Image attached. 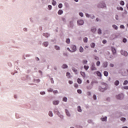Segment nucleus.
<instances>
[{
    "label": "nucleus",
    "mask_w": 128,
    "mask_h": 128,
    "mask_svg": "<svg viewBox=\"0 0 128 128\" xmlns=\"http://www.w3.org/2000/svg\"><path fill=\"white\" fill-rule=\"evenodd\" d=\"M48 8L49 10H52V6L49 5V6H48Z\"/></svg>",
    "instance_id": "nucleus-56"
},
{
    "label": "nucleus",
    "mask_w": 128,
    "mask_h": 128,
    "mask_svg": "<svg viewBox=\"0 0 128 128\" xmlns=\"http://www.w3.org/2000/svg\"><path fill=\"white\" fill-rule=\"evenodd\" d=\"M53 92L54 94H58V90H54L53 91Z\"/></svg>",
    "instance_id": "nucleus-48"
},
{
    "label": "nucleus",
    "mask_w": 128,
    "mask_h": 128,
    "mask_svg": "<svg viewBox=\"0 0 128 128\" xmlns=\"http://www.w3.org/2000/svg\"><path fill=\"white\" fill-rule=\"evenodd\" d=\"M87 94L88 96H90V92H88Z\"/></svg>",
    "instance_id": "nucleus-60"
},
{
    "label": "nucleus",
    "mask_w": 128,
    "mask_h": 128,
    "mask_svg": "<svg viewBox=\"0 0 128 128\" xmlns=\"http://www.w3.org/2000/svg\"><path fill=\"white\" fill-rule=\"evenodd\" d=\"M120 4H121V6H124V2L122 0L120 1Z\"/></svg>",
    "instance_id": "nucleus-35"
},
{
    "label": "nucleus",
    "mask_w": 128,
    "mask_h": 128,
    "mask_svg": "<svg viewBox=\"0 0 128 128\" xmlns=\"http://www.w3.org/2000/svg\"><path fill=\"white\" fill-rule=\"evenodd\" d=\"M118 100H122L124 98V94H121L116 96Z\"/></svg>",
    "instance_id": "nucleus-2"
},
{
    "label": "nucleus",
    "mask_w": 128,
    "mask_h": 128,
    "mask_svg": "<svg viewBox=\"0 0 128 128\" xmlns=\"http://www.w3.org/2000/svg\"><path fill=\"white\" fill-rule=\"evenodd\" d=\"M68 82H69L70 84H72V81L70 80Z\"/></svg>",
    "instance_id": "nucleus-59"
},
{
    "label": "nucleus",
    "mask_w": 128,
    "mask_h": 128,
    "mask_svg": "<svg viewBox=\"0 0 128 128\" xmlns=\"http://www.w3.org/2000/svg\"><path fill=\"white\" fill-rule=\"evenodd\" d=\"M44 36H46V38H48L50 36V34L46 33L44 34Z\"/></svg>",
    "instance_id": "nucleus-28"
},
{
    "label": "nucleus",
    "mask_w": 128,
    "mask_h": 128,
    "mask_svg": "<svg viewBox=\"0 0 128 128\" xmlns=\"http://www.w3.org/2000/svg\"><path fill=\"white\" fill-rule=\"evenodd\" d=\"M55 48L56 50H60V46H55Z\"/></svg>",
    "instance_id": "nucleus-38"
},
{
    "label": "nucleus",
    "mask_w": 128,
    "mask_h": 128,
    "mask_svg": "<svg viewBox=\"0 0 128 128\" xmlns=\"http://www.w3.org/2000/svg\"><path fill=\"white\" fill-rule=\"evenodd\" d=\"M77 92H78V94H82V90H78Z\"/></svg>",
    "instance_id": "nucleus-45"
},
{
    "label": "nucleus",
    "mask_w": 128,
    "mask_h": 128,
    "mask_svg": "<svg viewBox=\"0 0 128 128\" xmlns=\"http://www.w3.org/2000/svg\"><path fill=\"white\" fill-rule=\"evenodd\" d=\"M98 33L99 34H102V30L99 28L98 30Z\"/></svg>",
    "instance_id": "nucleus-34"
},
{
    "label": "nucleus",
    "mask_w": 128,
    "mask_h": 128,
    "mask_svg": "<svg viewBox=\"0 0 128 128\" xmlns=\"http://www.w3.org/2000/svg\"><path fill=\"white\" fill-rule=\"evenodd\" d=\"M96 74L98 76L102 77V73H100V72L98 71L96 72Z\"/></svg>",
    "instance_id": "nucleus-9"
},
{
    "label": "nucleus",
    "mask_w": 128,
    "mask_h": 128,
    "mask_svg": "<svg viewBox=\"0 0 128 128\" xmlns=\"http://www.w3.org/2000/svg\"><path fill=\"white\" fill-rule=\"evenodd\" d=\"M77 82L78 84H82V80L80 78L78 79Z\"/></svg>",
    "instance_id": "nucleus-29"
},
{
    "label": "nucleus",
    "mask_w": 128,
    "mask_h": 128,
    "mask_svg": "<svg viewBox=\"0 0 128 128\" xmlns=\"http://www.w3.org/2000/svg\"><path fill=\"white\" fill-rule=\"evenodd\" d=\"M121 120L122 121V122H125V120H126V118H121Z\"/></svg>",
    "instance_id": "nucleus-46"
},
{
    "label": "nucleus",
    "mask_w": 128,
    "mask_h": 128,
    "mask_svg": "<svg viewBox=\"0 0 128 128\" xmlns=\"http://www.w3.org/2000/svg\"><path fill=\"white\" fill-rule=\"evenodd\" d=\"M70 39L67 38L66 40V44H70Z\"/></svg>",
    "instance_id": "nucleus-41"
},
{
    "label": "nucleus",
    "mask_w": 128,
    "mask_h": 128,
    "mask_svg": "<svg viewBox=\"0 0 128 128\" xmlns=\"http://www.w3.org/2000/svg\"><path fill=\"white\" fill-rule=\"evenodd\" d=\"M58 6L59 8H62V4H59Z\"/></svg>",
    "instance_id": "nucleus-43"
},
{
    "label": "nucleus",
    "mask_w": 128,
    "mask_h": 128,
    "mask_svg": "<svg viewBox=\"0 0 128 128\" xmlns=\"http://www.w3.org/2000/svg\"><path fill=\"white\" fill-rule=\"evenodd\" d=\"M71 50L70 48H68L67 50L70 52H74L76 51V46L74 45H72L70 47Z\"/></svg>",
    "instance_id": "nucleus-1"
},
{
    "label": "nucleus",
    "mask_w": 128,
    "mask_h": 128,
    "mask_svg": "<svg viewBox=\"0 0 128 128\" xmlns=\"http://www.w3.org/2000/svg\"><path fill=\"white\" fill-rule=\"evenodd\" d=\"M80 74L83 78H86V73L84 72H80Z\"/></svg>",
    "instance_id": "nucleus-14"
},
{
    "label": "nucleus",
    "mask_w": 128,
    "mask_h": 128,
    "mask_svg": "<svg viewBox=\"0 0 128 128\" xmlns=\"http://www.w3.org/2000/svg\"><path fill=\"white\" fill-rule=\"evenodd\" d=\"M66 76L68 78H70V73L67 72L66 74Z\"/></svg>",
    "instance_id": "nucleus-10"
},
{
    "label": "nucleus",
    "mask_w": 128,
    "mask_h": 128,
    "mask_svg": "<svg viewBox=\"0 0 128 128\" xmlns=\"http://www.w3.org/2000/svg\"><path fill=\"white\" fill-rule=\"evenodd\" d=\"M84 42H88V38H84Z\"/></svg>",
    "instance_id": "nucleus-37"
},
{
    "label": "nucleus",
    "mask_w": 128,
    "mask_h": 128,
    "mask_svg": "<svg viewBox=\"0 0 128 128\" xmlns=\"http://www.w3.org/2000/svg\"><path fill=\"white\" fill-rule=\"evenodd\" d=\"M62 10H60L58 11V14H62Z\"/></svg>",
    "instance_id": "nucleus-23"
},
{
    "label": "nucleus",
    "mask_w": 128,
    "mask_h": 128,
    "mask_svg": "<svg viewBox=\"0 0 128 128\" xmlns=\"http://www.w3.org/2000/svg\"><path fill=\"white\" fill-rule=\"evenodd\" d=\"M96 66H100V62L98 61V62H96Z\"/></svg>",
    "instance_id": "nucleus-21"
},
{
    "label": "nucleus",
    "mask_w": 128,
    "mask_h": 128,
    "mask_svg": "<svg viewBox=\"0 0 128 128\" xmlns=\"http://www.w3.org/2000/svg\"><path fill=\"white\" fill-rule=\"evenodd\" d=\"M96 22H98V18H96Z\"/></svg>",
    "instance_id": "nucleus-64"
},
{
    "label": "nucleus",
    "mask_w": 128,
    "mask_h": 128,
    "mask_svg": "<svg viewBox=\"0 0 128 128\" xmlns=\"http://www.w3.org/2000/svg\"><path fill=\"white\" fill-rule=\"evenodd\" d=\"M91 70H96V67L94 64H92L91 66Z\"/></svg>",
    "instance_id": "nucleus-3"
},
{
    "label": "nucleus",
    "mask_w": 128,
    "mask_h": 128,
    "mask_svg": "<svg viewBox=\"0 0 128 128\" xmlns=\"http://www.w3.org/2000/svg\"><path fill=\"white\" fill-rule=\"evenodd\" d=\"M124 90H128V86H125L124 87Z\"/></svg>",
    "instance_id": "nucleus-51"
},
{
    "label": "nucleus",
    "mask_w": 128,
    "mask_h": 128,
    "mask_svg": "<svg viewBox=\"0 0 128 128\" xmlns=\"http://www.w3.org/2000/svg\"><path fill=\"white\" fill-rule=\"evenodd\" d=\"M91 30L92 32H96V28H93Z\"/></svg>",
    "instance_id": "nucleus-33"
},
{
    "label": "nucleus",
    "mask_w": 128,
    "mask_h": 128,
    "mask_svg": "<svg viewBox=\"0 0 128 128\" xmlns=\"http://www.w3.org/2000/svg\"><path fill=\"white\" fill-rule=\"evenodd\" d=\"M52 4L53 6H56V2L54 0H53L52 2Z\"/></svg>",
    "instance_id": "nucleus-32"
},
{
    "label": "nucleus",
    "mask_w": 128,
    "mask_h": 128,
    "mask_svg": "<svg viewBox=\"0 0 128 128\" xmlns=\"http://www.w3.org/2000/svg\"><path fill=\"white\" fill-rule=\"evenodd\" d=\"M74 88H78V85L76 84H74Z\"/></svg>",
    "instance_id": "nucleus-44"
},
{
    "label": "nucleus",
    "mask_w": 128,
    "mask_h": 128,
    "mask_svg": "<svg viewBox=\"0 0 128 128\" xmlns=\"http://www.w3.org/2000/svg\"><path fill=\"white\" fill-rule=\"evenodd\" d=\"M83 64H88V60H83Z\"/></svg>",
    "instance_id": "nucleus-42"
},
{
    "label": "nucleus",
    "mask_w": 128,
    "mask_h": 128,
    "mask_svg": "<svg viewBox=\"0 0 128 128\" xmlns=\"http://www.w3.org/2000/svg\"><path fill=\"white\" fill-rule=\"evenodd\" d=\"M110 68H114V64H110Z\"/></svg>",
    "instance_id": "nucleus-57"
},
{
    "label": "nucleus",
    "mask_w": 128,
    "mask_h": 128,
    "mask_svg": "<svg viewBox=\"0 0 128 128\" xmlns=\"http://www.w3.org/2000/svg\"><path fill=\"white\" fill-rule=\"evenodd\" d=\"M88 66H84V70H88Z\"/></svg>",
    "instance_id": "nucleus-31"
},
{
    "label": "nucleus",
    "mask_w": 128,
    "mask_h": 128,
    "mask_svg": "<svg viewBox=\"0 0 128 128\" xmlns=\"http://www.w3.org/2000/svg\"><path fill=\"white\" fill-rule=\"evenodd\" d=\"M112 28L114 30H118V26H116V24L112 25Z\"/></svg>",
    "instance_id": "nucleus-25"
},
{
    "label": "nucleus",
    "mask_w": 128,
    "mask_h": 128,
    "mask_svg": "<svg viewBox=\"0 0 128 128\" xmlns=\"http://www.w3.org/2000/svg\"><path fill=\"white\" fill-rule=\"evenodd\" d=\"M40 94H46V92H40Z\"/></svg>",
    "instance_id": "nucleus-54"
},
{
    "label": "nucleus",
    "mask_w": 128,
    "mask_h": 128,
    "mask_svg": "<svg viewBox=\"0 0 128 128\" xmlns=\"http://www.w3.org/2000/svg\"><path fill=\"white\" fill-rule=\"evenodd\" d=\"M48 116H52V112H49Z\"/></svg>",
    "instance_id": "nucleus-40"
},
{
    "label": "nucleus",
    "mask_w": 128,
    "mask_h": 128,
    "mask_svg": "<svg viewBox=\"0 0 128 128\" xmlns=\"http://www.w3.org/2000/svg\"><path fill=\"white\" fill-rule=\"evenodd\" d=\"M63 102H68V98L66 97H64L62 100Z\"/></svg>",
    "instance_id": "nucleus-24"
},
{
    "label": "nucleus",
    "mask_w": 128,
    "mask_h": 128,
    "mask_svg": "<svg viewBox=\"0 0 128 128\" xmlns=\"http://www.w3.org/2000/svg\"><path fill=\"white\" fill-rule=\"evenodd\" d=\"M112 51L113 52L114 54L116 52V48H112Z\"/></svg>",
    "instance_id": "nucleus-8"
},
{
    "label": "nucleus",
    "mask_w": 128,
    "mask_h": 128,
    "mask_svg": "<svg viewBox=\"0 0 128 128\" xmlns=\"http://www.w3.org/2000/svg\"><path fill=\"white\" fill-rule=\"evenodd\" d=\"M96 46V44L94 43H92L90 44V47L94 48Z\"/></svg>",
    "instance_id": "nucleus-18"
},
{
    "label": "nucleus",
    "mask_w": 128,
    "mask_h": 128,
    "mask_svg": "<svg viewBox=\"0 0 128 128\" xmlns=\"http://www.w3.org/2000/svg\"><path fill=\"white\" fill-rule=\"evenodd\" d=\"M62 68H68V65H66V64H64L62 66Z\"/></svg>",
    "instance_id": "nucleus-20"
},
{
    "label": "nucleus",
    "mask_w": 128,
    "mask_h": 128,
    "mask_svg": "<svg viewBox=\"0 0 128 128\" xmlns=\"http://www.w3.org/2000/svg\"><path fill=\"white\" fill-rule=\"evenodd\" d=\"M123 42H126V39L124 38L123 39Z\"/></svg>",
    "instance_id": "nucleus-52"
},
{
    "label": "nucleus",
    "mask_w": 128,
    "mask_h": 128,
    "mask_svg": "<svg viewBox=\"0 0 128 128\" xmlns=\"http://www.w3.org/2000/svg\"><path fill=\"white\" fill-rule=\"evenodd\" d=\"M122 76H128V70L124 71V73H122Z\"/></svg>",
    "instance_id": "nucleus-7"
},
{
    "label": "nucleus",
    "mask_w": 128,
    "mask_h": 128,
    "mask_svg": "<svg viewBox=\"0 0 128 128\" xmlns=\"http://www.w3.org/2000/svg\"><path fill=\"white\" fill-rule=\"evenodd\" d=\"M94 100H96V95H94Z\"/></svg>",
    "instance_id": "nucleus-53"
},
{
    "label": "nucleus",
    "mask_w": 128,
    "mask_h": 128,
    "mask_svg": "<svg viewBox=\"0 0 128 128\" xmlns=\"http://www.w3.org/2000/svg\"><path fill=\"white\" fill-rule=\"evenodd\" d=\"M115 86H118L120 84V82L118 80H116L114 82Z\"/></svg>",
    "instance_id": "nucleus-22"
},
{
    "label": "nucleus",
    "mask_w": 128,
    "mask_h": 128,
    "mask_svg": "<svg viewBox=\"0 0 128 128\" xmlns=\"http://www.w3.org/2000/svg\"><path fill=\"white\" fill-rule=\"evenodd\" d=\"M118 10H124V8L122 7L117 8Z\"/></svg>",
    "instance_id": "nucleus-36"
},
{
    "label": "nucleus",
    "mask_w": 128,
    "mask_h": 128,
    "mask_svg": "<svg viewBox=\"0 0 128 128\" xmlns=\"http://www.w3.org/2000/svg\"><path fill=\"white\" fill-rule=\"evenodd\" d=\"M78 24L79 26H82L84 24V21L82 20H79L78 21Z\"/></svg>",
    "instance_id": "nucleus-4"
},
{
    "label": "nucleus",
    "mask_w": 128,
    "mask_h": 128,
    "mask_svg": "<svg viewBox=\"0 0 128 128\" xmlns=\"http://www.w3.org/2000/svg\"><path fill=\"white\" fill-rule=\"evenodd\" d=\"M44 46H48V42H44V44H43Z\"/></svg>",
    "instance_id": "nucleus-26"
},
{
    "label": "nucleus",
    "mask_w": 128,
    "mask_h": 128,
    "mask_svg": "<svg viewBox=\"0 0 128 128\" xmlns=\"http://www.w3.org/2000/svg\"><path fill=\"white\" fill-rule=\"evenodd\" d=\"M104 74L105 76H108V72L106 71H104Z\"/></svg>",
    "instance_id": "nucleus-15"
},
{
    "label": "nucleus",
    "mask_w": 128,
    "mask_h": 128,
    "mask_svg": "<svg viewBox=\"0 0 128 128\" xmlns=\"http://www.w3.org/2000/svg\"><path fill=\"white\" fill-rule=\"evenodd\" d=\"M99 90H100V92H104L106 90V88H100Z\"/></svg>",
    "instance_id": "nucleus-19"
},
{
    "label": "nucleus",
    "mask_w": 128,
    "mask_h": 128,
    "mask_svg": "<svg viewBox=\"0 0 128 128\" xmlns=\"http://www.w3.org/2000/svg\"><path fill=\"white\" fill-rule=\"evenodd\" d=\"M72 70L74 72H76V74H78V73H76L78 72V70H76V69L74 68H72Z\"/></svg>",
    "instance_id": "nucleus-39"
},
{
    "label": "nucleus",
    "mask_w": 128,
    "mask_h": 128,
    "mask_svg": "<svg viewBox=\"0 0 128 128\" xmlns=\"http://www.w3.org/2000/svg\"><path fill=\"white\" fill-rule=\"evenodd\" d=\"M79 15L80 16H82V17L84 16V14H82V12H80L79 14Z\"/></svg>",
    "instance_id": "nucleus-47"
},
{
    "label": "nucleus",
    "mask_w": 128,
    "mask_h": 128,
    "mask_svg": "<svg viewBox=\"0 0 128 128\" xmlns=\"http://www.w3.org/2000/svg\"><path fill=\"white\" fill-rule=\"evenodd\" d=\"M102 44H106V40H104L103 41H102Z\"/></svg>",
    "instance_id": "nucleus-55"
},
{
    "label": "nucleus",
    "mask_w": 128,
    "mask_h": 128,
    "mask_svg": "<svg viewBox=\"0 0 128 128\" xmlns=\"http://www.w3.org/2000/svg\"><path fill=\"white\" fill-rule=\"evenodd\" d=\"M78 112H82V108H80V106H78Z\"/></svg>",
    "instance_id": "nucleus-27"
},
{
    "label": "nucleus",
    "mask_w": 128,
    "mask_h": 128,
    "mask_svg": "<svg viewBox=\"0 0 128 128\" xmlns=\"http://www.w3.org/2000/svg\"><path fill=\"white\" fill-rule=\"evenodd\" d=\"M79 52H84V48L82 46H80V48H79Z\"/></svg>",
    "instance_id": "nucleus-12"
},
{
    "label": "nucleus",
    "mask_w": 128,
    "mask_h": 128,
    "mask_svg": "<svg viewBox=\"0 0 128 128\" xmlns=\"http://www.w3.org/2000/svg\"><path fill=\"white\" fill-rule=\"evenodd\" d=\"M103 66L104 68H106V66H108V62H104L103 64Z\"/></svg>",
    "instance_id": "nucleus-16"
},
{
    "label": "nucleus",
    "mask_w": 128,
    "mask_h": 128,
    "mask_svg": "<svg viewBox=\"0 0 128 128\" xmlns=\"http://www.w3.org/2000/svg\"><path fill=\"white\" fill-rule=\"evenodd\" d=\"M128 84V81L126 80L124 81L123 84L124 86H126V84Z\"/></svg>",
    "instance_id": "nucleus-30"
},
{
    "label": "nucleus",
    "mask_w": 128,
    "mask_h": 128,
    "mask_svg": "<svg viewBox=\"0 0 128 128\" xmlns=\"http://www.w3.org/2000/svg\"><path fill=\"white\" fill-rule=\"evenodd\" d=\"M48 92H52V89L50 88L49 90H48Z\"/></svg>",
    "instance_id": "nucleus-49"
},
{
    "label": "nucleus",
    "mask_w": 128,
    "mask_h": 128,
    "mask_svg": "<svg viewBox=\"0 0 128 128\" xmlns=\"http://www.w3.org/2000/svg\"><path fill=\"white\" fill-rule=\"evenodd\" d=\"M66 112L68 116H70V112H68V110H66Z\"/></svg>",
    "instance_id": "nucleus-17"
},
{
    "label": "nucleus",
    "mask_w": 128,
    "mask_h": 128,
    "mask_svg": "<svg viewBox=\"0 0 128 128\" xmlns=\"http://www.w3.org/2000/svg\"><path fill=\"white\" fill-rule=\"evenodd\" d=\"M100 8H106V4H100Z\"/></svg>",
    "instance_id": "nucleus-13"
},
{
    "label": "nucleus",
    "mask_w": 128,
    "mask_h": 128,
    "mask_svg": "<svg viewBox=\"0 0 128 128\" xmlns=\"http://www.w3.org/2000/svg\"><path fill=\"white\" fill-rule=\"evenodd\" d=\"M121 54L125 56H128V52L126 51H122Z\"/></svg>",
    "instance_id": "nucleus-5"
},
{
    "label": "nucleus",
    "mask_w": 128,
    "mask_h": 128,
    "mask_svg": "<svg viewBox=\"0 0 128 128\" xmlns=\"http://www.w3.org/2000/svg\"><path fill=\"white\" fill-rule=\"evenodd\" d=\"M86 16L87 18H88L90 16V15L88 14H86Z\"/></svg>",
    "instance_id": "nucleus-61"
},
{
    "label": "nucleus",
    "mask_w": 128,
    "mask_h": 128,
    "mask_svg": "<svg viewBox=\"0 0 128 128\" xmlns=\"http://www.w3.org/2000/svg\"><path fill=\"white\" fill-rule=\"evenodd\" d=\"M36 60H40V58H36Z\"/></svg>",
    "instance_id": "nucleus-63"
},
{
    "label": "nucleus",
    "mask_w": 128,
    "mask_h": 128,
    "mask_svg": "<svg viewBox=\"0 0 128 128\" xmlns=\"http://www.w3.org/2000/svg\"><path fill=\"white\" fill-rule=\"evenodd\" d=\"M106 118H108L107 117L105 116L104 118H101V120H102V122H106Z\"/></svg>",
    "instance_id": "nucleus-11"
},
{
    "label": "nucleus",
    "mask_w": 128,
    "mask_h": 128,
    "mask_svg": "<svg viewBox=\"0 0 128 128\" xmlns=\"http://www.w3.org/2000/svg\"><path fill=\"white\" fill-rule=\"evenodd\" d=\"M59 100H54L53 101V104H54V106H56L58 104H59Z\"/></svg>",
    "instance_id": "nucleus-6"
},
{
    "label": "nucleus",
    "mask_w": 128,
    "mask_h": 128,
    "mask_svg": "<svg viewBox=\"0 0 128 128\" xmlns=\"http://www.w3.org/2000/svg\"><path fill=\"white\" fill-rule=\"evenodd\" d=\"M86 48H88V46H86L84 47V49H85V50H86Z\"/></svg>",
    "instance_id": "nucleus-62"
},
{
    "label": "nucleus",
    "mask_w": 128,
    "mask_h": 128,
    "mask_svg": "<svg viewBox=\"0 0 128 128\" xmlns=\"http://www.w3.org/2000/svg\"><path fill=\"white\" fill-rule=\"evenodd\" d=\"M120 28H124V25H121L120 26Z\"/></svg>",
    "instance_id": "nucleus-50"
},
{
    "label": "nucleus",
    "mask_w": 128,
    "mask_h": 128,
    "mask_svg": "<svg viewBox=\"0 0 128 128\" xmlns=\"http://www.w3.org/2000/svg\"><path fill=\"white\" fill-rule=\"evenodd\" d=\"M95 60H99L98 57L96 56V57H95Z\"/></svg>",
    "instance_id": "nucleus-58"
}]
</instances>
